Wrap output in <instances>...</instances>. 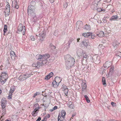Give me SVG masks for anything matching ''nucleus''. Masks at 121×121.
Segmentation results:
<instances>
[{"label":"nucleus","mask_w":121,"mask_h":121,"mask_svg":"<svg viewBox=\"0 0 121 121\" xmlns=\"http://www.w3.org/2000/svg\"><path fill=\"white\" fill-rule=\"evenodd\" d=\"M17 5V2L15 1L13 3V2L12 6L13 7L15 8L16 9H18L19 8V7L18 5Z\"/></svg>","instance_id":"obj_18"},{"label":"nucleus","mask_w":121,"mask_h":121,"mask_svg":"<svg viewBox=\"0 0 121 121\" xmlns=\"http://www.w3.org/2000/svg\"><path fill=\"white\" fill-rule=\"evenodd\" d=\"M102 81L103 84L104 86H106V85L105 79V78L103 77L102 78Z\"/></svg>","instance_id":"obj_27"},{"label":"nucleus","mask_w":121,"mask_h":121,"mask_svg":"<svg viewBox=\"0 0 121 121\" xmlns=\"http://www.w3.org/2000/svg\"><path fill=\"white\" fill-rule=\"evenodd\" d=\"M99 47H101L102 48H104V46H103V45H100L99 46Z\"/></svg>","instance_id":"obj_54"},{"label":"nucleus","mask_w":121,"mask_h":121,"mask_svg":"<svg viewBox=\"0 0 121 121\" xmlns=\"http://www.w3.org/2000/svg\"><path fill=\"white\" fill-rule=\"evenodd\" d=\"M111 63L109 61L106 62L104 65V66L105 68H108L111 65Z\"/></svg>","instance_id":"obj_9"},{"label":"nucleus","mask_w":121,"mask_h":121,"mask_svg":"<svg viewBox=\"0 0 121 121\" xmlns=\"http://www.w3.org/2000/svg\"><path fill=\"white\" fill-rule=\"evenodd\" d=\"M31 39L32 41H34L35 39V38H34L33 36H31Z\"/></svg>","instance_id":"obj_53"},{"label":"nucleus","mask_w":121,"mask_h":121,"mask_svg":"<svg viewBox=\"0 0 121 121\" xmlns=\"http://www.w3.org/2000/svg\"><path fill=\"white\" fill-rule=\"evenodd\" d=\"M47 60H44L43 59H42L41 60H40L39 61L40 63V65L41 66L45 65L47 64L48 63H47Z\"/></svg>","instance_id":"obj_8"},{"label":"nucleus","mask_w":121,"mask_h":121,"mask_svg":"<svg viewBox=\"0 0 121 121\" xmlns=\"http://www.w3.org/2000/svg\"><path fill=\"white\" fill-rule=\"evenodd\" d=\"M36 108V109H37L38 110H39L40 108L39 106V104L37 103H36L35 104L34 106V108Z\"/></svg>","instance_id":"obj_30"},{"label":"nucleus","mask_w":121,"mask_h":121,"mask_svg":"<svg viewBox=\"0 0 121 121\" xmlns=\"http://www.w3.org/2000/svg\"><path fill=\"white\" fill-rule=\"evenodd\" d=\"M24 75L25 76V78H26V79L30 77L31 76V75L30 74L27 73L25 74H24Z\"/></svg>","instance_id":"obj_38"},{"label":"nucleus","mask_w":121,"mask_h":121,"mask_svg":"<svg viewBox=\"0 0 121 121\" xmlns=\"http://www.w3.org/2000/svg\"><path fill=\"white\" fill-rule=\"evenodd\" d=\"M82 67L84 68H87L86 67H84V66H86L87 65V62L86 60L84 59L82 61Z\"/></svg>","instance_id":"obj_14"},{"label":"nucleus","mask_w":121,"mask_h":121,"mask_svg":"<svg viewBox=\"0 0 121 121\" xmlns=\"http://www.w3.org/2000/svg\"><path fill=\"white\" fill-rule=\"evenodd\" d=\"M24 75L20 76L18 78V79L20 81H23L26 80V78H25Z\"/></svg>","instance_id":"obj_21"},{"label":"nucleus","mask_w":121,"mask_h":121,"mask_svg":"<svg viewBox=\"0 0 121 121\" xmlns=\"http://www.w3.org/2000/svg\"><path fill=\"white\" fill-rule=\"evenodd\" d=\"M64 7L66 8L68 6V4L67 3H65L64 4Z\"/></svg>","instance_id":"obj_52"},{"label":"nucleus","mask_w":121,"mask_h":121,"mask_svg":"<svg viewBox=\"0 0 121 121\" xmlns=\"http://www.w3.org/2000/svg\"><path fill=\"white\" fill-rule=\"evenodd\" d=\"M57 107L56 106H55L53 108V110H55L57 109Z\"/></svg>","instance_id":"obj_57"},{"label":"nucleus","mask_w":121,"mask_h":121,"mask_svg":"<svg viewBox=\"0 0 121 121\" xmlns=\"http://www.w3.org/2000/svg\"><path fill=\"white\" fill-rule=\"evenodd\" d=\"M25 66L24 65H22L21 66V68L22 69H24Z\"/></svg>","instance_id":"obj_60"},{"label":"nucleus","mask_w":121,"mask_h":121,"mask_svg":"<svg viewBox=\"0 0 121 121\" xmlns=\"http://www.w3.org/2000/svg\"><path fill=\"white\" fill-rule=\"evenodd\" d=\"M100 0H95L93 2V4L97 3L98 4L99 2L100 1Z\"/></svg>","instance_id":"obj_44"},{"label":"nucleus","mask_w":121,"mask_h":121,"mask_svg":"<svg viewBox=\"0 0 121 121\" xmlns=\"http://www.w3.org/2000/svg\"><path fill=\"white\" fill-rule=\"evenodd\" d=\"M55 80L56 81L58 82H59V81L60 80V82L61 81V79H60V78L59 77L57 76L55 77Z\"/></svg>","instance_id":"obj_28"},{"label":"nucleus","mask_w":121,"mask_h":121,"mask_svg":"<svg viewBox=\"0 0 121 121\" xmlns=\"http://www.w3.org/2000/svg\"><path fill=\"white\" fill-rule=\"evenodd\" d=\"M38 111H39L37 109L35 108L34 109V111L32 113V115L34 117L36 116L37 115V114H36V113H37V112Z\"/></svg>","instance_id":"obj_22"},{"label":"nucleus","mask_w":121,"mask_h":121,"mask_svg":"<svg viewBox=\"0 0 121 121\" xmlns=\"http://www.w3.org/2000/svg\"><path fill=\"white\" fill-rule=\"evenodd\" d=\"M6 11L10 12V8H7L6 7V9L5 11Z\"/></svg>","instance_id":"obj_49"},{"label":"nucleus","mask_w":121,"mask_h":121,"mask_svg":"<svg viewBox=\"0 0 121 121\" xmlns=\"http://www.w3.org/2000/svg\"><path fill=\"white\" fill-rule=\"evenodd\" d=\"M82 56L83 58L86 59L87 58L88 55L85 53L83 52Z\"/></svg>","instance_id":"obj_33"},{"label":"nucleus","mask_w":121,"mask_h":121,"mask_svg":"<svg viewBox=\"0 0 121 121\" xmlns=\"http://www.w3.org/2000/svg\"><path fill=\"white\" fill-rule=\"evenodd\" d=\"M35 9V7L33 6L29 5L28 7V13L29 15L31 16L32 21L33 22L35 21L37 19L35 15L34 12Z\"/></svg>","instance_id":"obj_2"},{"label":"nucleus","mask_w":121,"mask_h":121,"mask_svg":"<svg viewBox=\"0 0 121 121\" xmlns=\"http://www.w3.org/2000/svg\"><path fill=\"white\" fill-rule=\"evenodd\" d=\"M66 58V65L68 69L71 68V66L73 65L75 62V59L69 55H67L65 58Z\"/></svg>","instance_id":"obj_1"},{"label":"nucleus","mask_w":121,"mask_h":121,"mask_svg":"<svg viewBox=\"0 0 121 121\" xmlns=\"http://www.w3.org/2000/svg\"><path fill=\"white\" fill-rule=\"evenodd\" d=\"M95 62L97 64H99L100 62V60H99V57L98 58L97 57V59L95 60Z\"/></svg>","instance_id":"obj_41"},{"label":"nucleus","mask_w":121,"mask_h":121,"mask_svg":"<svg viewBox=\"0 0 121 121\" xmlns=\"http://www.w3.org/2000/svg\"><path fill=\"white\" fill-rule=\"evenodd\" d=\"M10 53L11 57H14L16 56V55L13 51H11L10 52Z\"/></svg>","instance_id":"obj_34"},{"label":"nucleus","mask_w":121,"mask_h":121,"mask_svg":"<svg viewBox=\"0 0 121 121\" xmlns=\"http://www.w3.org/2000/svg\"><path fill=\"white\" fill-rule=\"evenodd\" d=\"M53 73L51 72L49 74L46 76L45 79L47 80L49 79L53 75Z\"/></svg>","instance_id":"obj_11"},{"label":"nucleus","mask_w":121,"mask_h":121,"mask_svg":"<svg viewBox=\"0 0 121 121\" xmlns=\"http://www.w3.org/2000/svg\"><path fill=\"white\" fill-rule=\"evenodd\" d=\"M36 4L35 2L34 1H32L31 2L30 4V5L31 6H35Z\"/></svg>","instance_id":"obj_39"},{"label":"nucleus","mask_w":121,"mask_h":121,"mask_svg":"<svg viewBox=\"0 0 121 121\" xmlns=\"http://www.w3.org/2000/svg\"><path fill=\"white\" fill-rule=\"evenodd\" d=\"M18 30L21 31L23 35H24L26 31L25 28V26H23L21 24H20L18 27Z\"/></svg>","instance_id":"obj_3"},{"label":"nucleus","mask_w":121,"mask_h":121,"mask_svg":"<svg viewBox=\"0 0 121 121\" xmlns=\"http://www.w3.org/2000/svg\"><path fill=\"white\" fill-rule=\"evenodd\" d=\"M60 82L58 83L55 80L52 82V84L54 87L56 88L58 87L59 83Z\"/></svg>","instance_id":"obj_13"},{"label":"nucleus","mask_w":121,"mask_h":121,"mask_svg":"<svg viewBox=\"0 0 121 121\" xmlns=\"http://www.w3.org/2000/svg\"><path fill=\"white\" fill-rule=\"evenodd\" d=\"M111 105L113 107H114V106L116 104L113 102H111Z\"/></svg>","instance_id":"obj_50"},{"label":"nucleus","mask_w":121,"mask_h":121,"mask_svg":"<svg viewBox=\"0 0 121 121\" xmlns=\"http://www.w3.org/2000/svg\"><path fill=\"white\" fill-rule=\"evenodd\" d=\"M50 115L49 114H48L45 117L46 118H48L50 117Z\"/></svg>","instance_id":"obj_56"},{"label":"nucleus","mask_w":121,"mask_h":121,"mask_svg":"<svg viewBox=\"0 0 121 121\" xmlns=\"http://www.w3.org/2000/svg\"><path fill=\"white\" fill-rule=\"evenodd\" d=\"M119 44V43L117 41H116L114 42L113 44V46L115 49L116 48L118 47Z\"/></svg>","instance_id":"obj_25"},{"label":"nucleus","mask_w":121,"mask_h":121,"mask_svg":"<svg viewBox=\"0 0 121 121\" xmlns=\"http://www.w3.org/2000/svg\"><path fill=\"white\" fill-rule=\"evenodd\" d=\"M116 55L117 56L121 57V52H118L116 53Z\"/></svg>","instance_id":"obj_43"},{"label":"nucleus","mask_w":121,"mask_h":121,"mask_svg":"<svg viewBox=\"0 0 121 121\" xmlns=\"http://www.w3.org/2000/svg\"><path fill=\"white\" fill-rule=\"evenodd\" d=\"M11 94L10 95H9V96H8L9 97V98H8L9 99H11Z\"/></svg>","instance_id":"obj_63"},{"label":"nucleus","mask_w":121,"mask_h":121,"mask_svg":"<svg viewBox=\"0 0 121 121\" xmlns=\"http://www.w3.org/2000/svg\"><path fill=\"white\" fill-rule=\"evenodd\" d=\"M114 67L113 66H112L111 67V68L110 69V71L112 72L114 70Z\"/></svg>","instance_id":"obj_48"},{"label":"nucleus","mask_w":121,"mask_h":121,"mask_svg":"<svg viewBox=\"0 0 121 121\" xmlns=\"http://www.w3.org/2000/svg\"><path fill=\"white\" fill-rule=\"evenodd\" d=\"M32 66L34 67H36L38 68H39L40 66V65L39 61H38L37 63H33L32 64Z\"/></svg>","instance_id":"obj_10"},{"label":"nucleus","mask_w":121,"mask_h":121,"mask_svg":"<svg viewBox=\"0 0 121 121\" xmlns=\"http://www.w3.org/2000/svg\"><path fill=\"white\" fill-rule=\"evenodd\" d=\"M84 29L87 30H89L90 29V25L88 26L87 25H85Z\"/></svg>","instance_id":"obj_32"},{"label":"nucleus","mask_w":121,"mask_h":121,"mask_svg":"<svg viewBox=\"0 0 121 121\" xmlns=\"http://www.w3.org/2000/svg\"><path fill=\"white\" fill-rule=\"evenodd\" d=\"M61 117L60 116H58V121H63V120H62L60 119Z\"/></svg>","instance_id":"obj_51"},{"label":"nucleus","mask_w":121,"mask_h":121,"mask_svg":"<svg viewBox=\"0 0 121 121\" xmlns=\"http://www.w3.org/2000/svg\"><path fill=\"white\" fill-rule=\"evenodd\" d=\"M82 43L85 47H86L88 43V40L87 39H85L82 41Z\"/></svg>","instance_id":"obj_17"},{"label":"nucleus","mask_w":121,"mask_h":121,"mask_svg":"<svg viewBox=\"0 0 121 121\" xmlns=\"http://www.w3.org/2000/svg\"><path fill=\"white\" fill-rule=\"evenodd\" d=\"M108 121H117L114 120H109Z\"/></svg>","instance_id":"obj_64"},{"label":"nucleus","mask_w":121,"mask_h":121,"mask_svg":"<svg viewBox=\"0 0 121 121\" xmlns=\"http://www.w3.org/2000/svg\"><path fill=\"white\" fill-rule=\"evenodd\" d=\"M73 39H70L69 40V41L68 43L70 44L71 43H72V42H73Z\"/></svg>","instance_id":"obj_47"},{"label":"nucleus","mask_w":121,"mask_h":121,"mask_svg":"<svg viewBox=\"0 0 121 121\" xmlns=\"http://www.w3.org/2000/svg\"><path fill=\"white\" fill-rule=\"evenodd\" d=\"M7 79L0 78V82L2 84H4L6 81Z\"/></svg>","instance_id":"obj_31"},{"label":"nucleus","mask_w":121,"mask_h":121,"mask_svg":"<svg viewBox=\"0 0 121 121\" xmlns=\"http://www.w3.org/2000/svg\"><path fill=\"white\" fill-rule=\"evenodd\" d=\"M61 88L62 89V90L64 91L65 94L67 95L68 92V90L67 86L63 84Z\"/></svg>","instance_id":"obj_7"},{"label":"nucleus","mask_w":121,"mask_h":121,"mask_svg":"<svg viewBox=\"0 0 121 121\" xmlns=\"http://www.w3.org/2000/svg\"><path fill=\"white\" fill-rule=\"evenodd\" d=\"M82 52L83 53V50L80 48H78L77 52V54L79 56L81 55Z\"/></svg>","instance_id":"obj_16"},{"label":"nucleus","mask_w":121,"mask_h":121,"mask_svg":"<svg viewBox=\"0 0 121 121\" xmlns=\"http://www.w3.org/2000/svg\"><path fill=\"white\" fill-rule=\"evenodd\" d=\"M50 57V55L47 54H44L43 56V59L47 60V59Z\"/></svg>","instance_id":"obj_15"},{"label":"nucleus","mask_w":121,"mask_h":121,"mask_svg":"<svg viewBox=\"0 0 121 121\" xmlns=\"http://www.w3.org/2000/svg\"><path fill=\"white\" fill-rule=\"evenodd\" d=\"M82 91L85 90L86 87V84L84 82H82Z\"/></svg>","instance_id":"obj_20"},{"label":"nucleus","mask_w":121,"mask_h":121,"mask_svg":"<svg viewBox=\"0 0 121 121\" xmlns=\"http://www.w3.org/2000/svg\"><path fill=\"white\" fill-rule=\"evenodd\" d=\"M1 105L2 109H4L6 106L7 103L6 99L5 98H2L1 102Z\"/></svg>","instance_id":"obj_4"},{"label":"nucleus","mask_w":121,"mask_h":121,"mask_svg":"<svg viewBox=\"0 0 121 121\" xmlns=\"http://www.w3.org/2000/svg\"><path fill=\"white\" fill-rule=\"evenodd\" d=\"M83 24V22L80 21H78L76 22V29L78 30L82 27Z\"/></svg>","instance_id":"obj_5"},{"label":"nucleus","mask_w":121,"mask_h":121,"mask_svg":"<svg viewBox=\"0 0 121 121\" xmlns=\"http://www.w3.org/2000/svg\"><path fill=\"white\" fill-rule=\"evenodd\" d=\"M84 97L86 99V101L88 103H89L90 102V100H89L88 97L86 95H85Z\"/></svg>","instance_id":"obj_37"},{"label":"nucleus","mask_w":121,"mask_h":121,"mask_svg":"<svg viewBox=\"0 0 121 121\" xmlns=\"http://www.w3.org/2000/svg\"><path fill=\"white\" fill-rule=\"evenodd\" d=\"M7 73L6 72H3L2 73L0 77V78H3L4 77V76L5 75V74H7Z\"/></svg>","instance_id":"obj_40"},{"label":"nucleus","mask_w":121,"mask_h":121,"mask_svg":"<svg viewBox=\"0 0 121 121\" xmlns=\"http://www.w3.org/2000/svg\"><path fill=\"white\" fill-rule=\"evenodd\" d=\"M69 107L71 108H73L74 107V105L72 104H70L69 106Z\"/></svg>","instance_id":"obj_46"},{"label":"nucleus","mask_w":121,"mask_h":121,"mask_svg":"<svg viewBox=\"0 0 121 121\" xmlns=\"http://www.w3.org/2000/svg\"><path fill=\"white\" fill-rule=\"evenodd\" d=\"M9 12L5 11L4 12L5 13V16L6 17H7L9 15Z\"/></svg>","instance_id":"obj_42"},{"label":"nucleus","mask_w":121,"mask_h":121,"mask_svg":"<svg viewBox=\"0 0 121 121\" xmlns=\"http://www.w3.org/2000/svg\"><path fill=\"white\" fill-rule=\"evenodd\" d=\"M4 77L3 78L7 79L8 78V75L7 74H5V75Z\"/></svg>","instance_id":"obj_45"},{"label":"nucleus","mask_w":121,"mask_h":121,"mask_svg":"<svg viewBox=\"0 0 121 121\" xmlns=\"http://www.w3.org/2000/svg\"><path fill=\"white\" fill-rule=\"evenodd\" d=\"M97 35L99 37H103L104 36V32L103 31H100Z\"/></svg>","instance_id":"obj_26"},{"label":"nucleus","mask_w":121,"mask_h":121,"mask_svg":"<svg viewBox=\"0 0 121 121\" xmlns=\"http://www.w3.org/2000/svg\"><path fill=\"white\" fill-rule=\"evenodd\" d=\"M15 89V87L14 86H12L11 87L10 91V93H11V95H12V94L13 92Z\"/></svg>","instance_id":"obj_19"},{"label":"nucleus","mask_w":121,"mask_h":121,"mask_svg":"<svg viewBox=\"0 0 121 121\" xmlns=\"http://www.w3.org/2000/svg\"><path fill=\"white\" fill-rule=\"evenodd\" d=\"M96 10H97V11L99 12H100V11H102V9H101L100 8H99L98 9H97Z\"/></svg>","instance_id":"obj_55"},{"label":"nucleus","mask_w":121,"mask_h":121,"mask_svg":"<svg viewBox=\"0 0 121 121\" xmlns=\"http://www.w3.org/2000/svg\"><path fill=\"white\" fill-rule=\"evenodd\" d=\"M43 55H41L40 54H38L36 56V58L38 60L40 59L41 60L43 59Z\"/></svg>","instance_id":"obj_24"},{"label":"nucleus","mask_w":121,"mask_h":121,"mask_svg":"<svg viewBox=\"0 0 121 121\" xmlns=\"http://www.w3.org/2000/svg\"><path fill=\"white\" fill-rule=\"evenodd\" d=\"M10 5L9 4H7L6 6V7L7 8H10Z\"/></svg>","instance_id":"obj_59"},{"label":"nucleus","mask_w":121,"mask_h":121,"mask_svg":"<svg viewBox=\"0 0 121 121\" xmlns=\"http://www.w3.org/2000/svg\"><path fill=\"white\" fill-rule=\"evenodd\" d=\"M45 37V34L44 33H40L38 37V39H39L40 41H42L44 40Z\"/></svg>","instance_id":"obj_6"},{"label":"nucleus","mask_w":121,"mask_h":121,"mask_svg":"<svg viewBox=\"0 0 121 121\" xmlns=\"http://www.w3.org/2000/svg\"><path fill=\"white\" fill-rule=\"evenodd\" d=\"M91 34L90 33H84L83 34L82 36L85 37H87L89 36Z\"/></svg>","instance_id":"obj_29"},{"label":"nucleus","mask_w":121,"mask_h":121,"mask_svg":"<svg viewBox=\"0 0 121 121\" xmlns=\"http://www.w3.org/2000/svg\"><path fill=\"white\" fill-rule=\"evenodd\" d=\"M49 1L50 2L52 3L54 2L55 0H49Z\"/></svg>","instance_id":"obj_61"},{"label":"nucleus","mask_w":121,"mask_h":121,"mask_svg":"<svg viewBox=\"0 0 121 121\" xmlns=\"http://www.w3.org/2000/svg\"><path fill=\"white\" fill-rule=\"evenodd\" d=\"M61 116L63 118L66 114L65 111L64 110H62L61 111Z\"/></svg>","instance_id":"obj_36"},{"label":"nucleus","mask_w":121,"mask_h":121,"mask_svg":"<svg viewBox=\"0 0 121 121\" xmlns=\"http://www.w3.org/2000/svg\"><path fill=\"white\" fill-rule=\"evenodd\" d=\"M7 27L6 25H4V34L7 31Z\"/></svg>","instance_id":"obj_35"},{"label":"nucleus","mask_w":121,"mask_h":121,"mask_svg":"<svg viewBox=\"0 0 121 121\" xmlns=\"http://www.w3.org/2000/svg\"><path fill=\"white\" fill-rule=\"evenodd\" d=\"M97 4L95 3L93 4V2L92 4L91 5V7L93 10H95L97 9Z\"/></svg>","instance_id":"obj_12"},{"label":"nucleus","mask_w":121,"mask_h":121,"mask_svg":"<svg viewBox=\"0 0 121 121\" xmlns=\"http://www.w3.org/2000/svg\"><path fill=\"white\" fill-rule=\"evenodd\" d=\"M41 120V118L40 117H39L36 120V121H40Z\"/></svg>","instance_id":"obj_58"},{"label":"nucleus","mask_w":121,"mask_h":121,"mask_svg":"<svg viewBox=\"0 0 121 121\" xmlns=\"http://www.w3.org/2000/svg\"><path fill=\"white\" fill-rule=\"evenodd\" d=\"M118 18V17L117 15H114L112 16L110 19L111 21L115 20Z\"/></svg>","instance_id":"obj_23"},{"label":"nucleus","mask_w":121,"mask_h":121,"mask_svg":"<svg viewBox=\"0 0 121 121\" xmlns=\"http://www.w3.org/2000/svg\"><path fill=\"white\" fill-rule=\"evenodd\" d=\"M68 44V47H67V48H70V44L69 43H68L67 44Z\"/></svg>","instance_id":"obj_62"}]
</instances>
